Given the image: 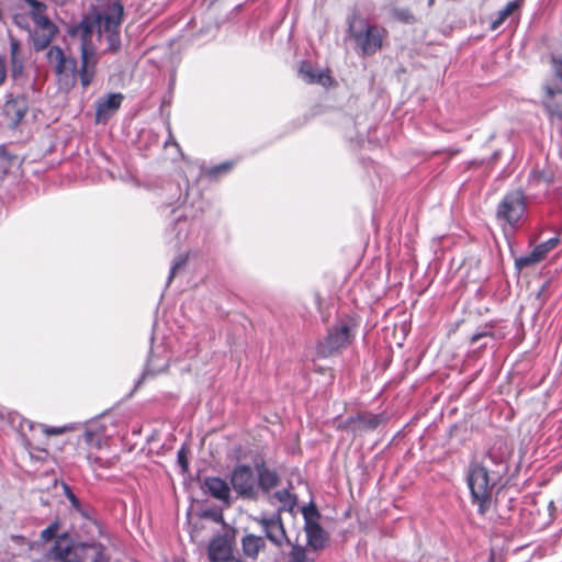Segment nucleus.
<instances>
[{
  "label": "nucleus",
  "mask_w": 562,
  "mask_h": 562,
  "mask_svg": "<svg viewBox=\"0 0 562 562\" xmlns=\"http://www.w3.org/2000/svg\"><path fill=\"white\" fill-rule=\"evenodd\" d=\"M124 8L120 1H114L104 11L92 8L81 20L68 27L67 33L80 41V85L87 89L97 75L100 60L98 44L104 35L105 52L116 53L121 48L120 25Z\"/></svg>",
  "instance_id": "obj_1"
},
{
  "label": "nucleus",
  "mask_w": 562,
  "mask_h": 562,
  "mask_svg": "<svg viewBox=\"0 0 562 562\" xmlns=\"http://www.w3.org/2000/svg\"><path fill=\"white\" fill-rule=\"evenodd\" d=\"M508 465L499 462L497 469L488 464L471 462L468 467L467 483L471 493L472 504L477 506V513L484 516L491 508L493 491L507 474Z\"/></svg>",
  "instance_id": "obj_2"
},
{
  "label": "nucleus",
  "mask_w": 562,
  "mask_h": 562,
  "mask_svg": "<svg viewBox=\"0 0 562 562\" xmlns=\"http://www.w3.org/2000/svg\"><path fill=\"white\" fill-rule=\"evenodd\" d=\"M104 547L98 542H82L75 546L67 532L55 540L50 557L56 562H109Z\"/></svg>",
  "instance_id": "obj_3"
},
{
  "label": "nucleus",
  "mask_w": 562,
  "mask_h": 562,
  "mask_svg": "<svg viewBox=\"0 0 562 562\" xmlns=\"http://www.w3.org/2000/svg\"><path fill=\"white\" fill-rule=\"evenodd\" d=\"M348 33L353 38L361 56H372L382 48L387 31L376 24H370L359 14L353 13L348 19Z\"/></svg>",
  "instance_id": "obj_4"
},
{
  "label": "nucleus",
  "mask_w": 562,
  "mask_h": 562,
  "mask_svg": "<svg viewBox=\"0 0 562 562\" xmlns=\"http://www.w3.org/2000/svg\"><path fill=\"white\" fill-rule=\"evenodd\" d=\"M48 63L53 66L58 90L69 92L80 80V65L70 54H66L61 47L50 46L46 54Z\"/></svg>",
  "instance_id": "obj_5"
},
{
  "label": "nucleus",
  "mask_w": 562,
  "mask_h": 562,
  "mask_svg": "<svg viewBox=\"0 0 562 562\" xmlns=\"http://www.w3.org/2000/svg\"><path fill=\"white\" fill-rule=\"evenodd\" d=\"M358 327L355 318L345 316L339 318L329 329L326 337L318 341L316 353L319 358H328L341 349L347 348L355 338Z\"/></svg>",
  "instance_id": "obj_6"
},
{
  "label": "nucleus",
  "mask_w": 562,
  "mask_h": 562,
  "mask_svg": "<svg viewBox=\"0 0 562 562\" xmlns=\"http://www.w3.org/2000/svg\"><path fill=\"white\" fill-rule=\"evenodd\" d=\"M526 211V195L522 190H513L505 194L496 210L498 222L516 227Z\"/></svg>",
  "instance_id": "obj_7"
},
{
  "label": "nucleus",
  "mask_w": 562,
  "mask_h": 562,
  "mask_svg": "<svg viewBox=\"0 0 562 562\" xmlns=\"http://www.w3.org/2000/svg\"><path fill=\"white\" fill-rule=\"evenodd\" d=\"M229 483L239 498L249 501L258 498L257 479L250 465H236L231 473Z\"/></svg>",
  "instance_id": "obj_8"
},
{
  "label": "nucleus",
  "mask_w": 562,
  "mask_h": 562,
  "mask_svg": "<svg viewBox=\"0 0 562 562\" xmlns=\"http://www.w3.org/2000/svg\"><path fill=\"white\" fill-rule=\"evenodd\" d=\"M383 422L384 416L382 414L359 413L348 417L340 427L353 435H360L375 430Z\"/></svg>",
  "instance_id": "obj_9"
},
{
  "label": "nucleus",
  "mask_w": 562,
  "mask_h": 562,
  "mask_svg": "<svg viewBox=\"0 0 562 562\" xmlns=\"http://www.w3.org/2000/svg\"><path fill=\"white\" fill-rule=\"evenodd\" d=\"M257 522L262 528L266 538L274 546L280 548L283 546L284 541L289 542L282 517L279 513L270 517L258 518Z\"/></svg>",
  "instance_id": "obj_10"
},
{
  "label": "nucleus",
  "mask_w": 562,
  "mask_h": 562,
  "mask_svg": "<svg viewBox=\"0 0 562 562\" xmlns=\"http://www.w3.org/2000/svg\"><path fill=\"white\" fill-rule=\"evenodd\" d=\"M29 112V100L25 94L9 95L3 105V114L10 121L11 128H16Z\"/></svg>",
  "instance_id": "obj_11"
},
{
  "label": "nucleus",
  "mask_w": 562,
  "mask_h": 562,
  "mask_svg": "<svg viewBox=\"0 0 562 562\" xmlns=\"http://www.w3.org/2000/svg\"><path fill=\"white\" fill-rule=\"evenodd\" d=\"M210 562H228L233 558V540L227 535H217L209 543Z\"/></svg>",
  "instance_id": "obj_12"
},
{
  "label": "nucleus",
  "mask_w": 562,
  "mask_h": 562,
  "mask_svg": "<svg viewBox=\"0 0 562 562\" xmlns=\"http://www.w3.org/2000/svg\"><path fill=\"white\" fill-rule=\"evenodd\" d=\"M542 105L551 122L562 123V89L550 85L543 86Z\"/></svg>",
  "instance_id": "obj_13"
},
{
  "label": "nucleus",
  "mask_w": 562,
  "mask_h": 562,
  "mask_svg": "<svg viewBox=\"0 0 562 562\" xmlns=\"http://www.w3.org/2000/svg\"><path fill=\"white\" fill-rule=\"evenodd\" d=\"M558 244L559 238L552 237L537 245L528 255L521 256L515 260L516 268L521 270L542 261L547 257L548 252L554 249Z\"/></svg>",
  "instance_id": "obj_14"
},
{
  "label": "nucleus",
  "mask_w": 562,
  "mask_h": 562,
  "mask_svg": "<svg viewBox=\"0 0 562 562\" xmlns=\"http://www.w3.org/2000/svg\"><path fill=\"white\" fill-rule=\"evenodd\" d=\"M123 99L120 92L99 98L95 102V122L105 123L120 109Z\"/></svg>",
  "instance_id": "obj_15"
},
{
  "label": "nucleus",
  "mask_w": 562,
  "mask_h": 562,
  "mask_svg": "<svg viewBox=\"0 0 562 562\" xmlns=\"http://www.w3.org/2000/svg\"><path fill=\"white\" fill-rule=\"evenodd\" d=\"M10 76L16 85H19V86L24 85V82H25L24 56L21 53L20 41L14 37H10Z\"/></svg>",
  "instance_id": "obj_16"
},
{
  "label": "nucleus",
  "mask_w": 562,
  "mask_h": 562,
  "mask_svg": "<svg viewBox=\"0 0 562 562\" xmlns=\"http://www.w3.org/2000/svg\"><path fill=\"white\" fill-rule=\"evenodd\" d=\"M257 488L267 494L281 484L280 474L276 469L267 467L263 460L255 463Z\"/></svg>",
  "instance_id": "obj_17"
},
{
  "label": "nucleus",
  "mask_w": 562,
  "mask_h": 562,
  "mask_svg": "<svg viewBox=\"0 0 562 562\" xmlns=\"http://www.w3.org/2000/svg\"><path fill=\"white\" fill-rule=\"evenodd\" d=\"M304 531L306 533L307 546L312 550L319 551L328 544L329 535L326 530H324L319 522L304 526Z\"/></svg>",
  "instance_id": "obj_18"
},
{
  "label": "nucleus",
  "mask_w": 562,
  "mask_h": 562,
  "mask_svg": "<svg viewBox=\"0 0 562 562\" xmlns=\"http://www.w3.org/2000/svg\"><path fill=\"white\" fill-rule=\"evenodd\" d=\"M203 486L216 499L229 504L231 490L227 482L218 476H206Z\"/></svg>",
  "instance_id": "obj_19"
},
{
  "label": "nucleus",
  "mask_w": 562,
  "mask_h": 562,
  "mask_svg": "<svg viewBox=\"0 0 562 562\" xmlns=\"http://www.w3.org/2000/svg\"><path fill=\"white\" fill-rule=\"evenodd\" d=\"M243 552L248 558L256 559L259 552L265 549V538L255 535H247L241 539Z\"/></svg>",
  "instance_id": "obj_20"
},
{
  "label": "nucleus",
  "mask_w": 562,
  "mask_h": 562,
  "mask_svg": "<svg viewBox=\"0 0 562 562\" xmlns=\"http://www.w3.org/2000/svg\"><path fill=\"white\" fill-rule=\"evenodd\" d=\"M520 5V2L515 0V1H509L503 9H501L498 12H497V18L495 20L492 21L491 23V29L492 30H497L504 22L505 20L516 10L518 9Z\"/></svg>",
  "instance_id": "obj_21"
},
{
  "label": "nucleus",
  "mask_w": 562,
  "mask_h": 562,
  "mask_svg": "<svg viewBox=\"0 0 562 562\" xmlns=\"http://www.w3.org/2000/svg\"><path fill=\"white\" fill-rule=\"evenodd\" d=\"M274 497L283 504V507H281L279 510L286 509L289 512H292L293 508L297 504L296 495L290 493L288 488H283L280 491H277L274 493Z\"/></svg>",
  "instance_id": "obj_22"
},
{
  "label": "nucleus",
  "mask_w": 562,
  "mask_h": 562,
  "mask_svg": "<svg viewBox=\"0 0 562 562\" xmlns=\"http://www.w3.org/2000/svg\"><path fill=\"white\" fill-rule=\"evenodd\" d=\"M507 457H508V453H504V452L497 454L495 451V447H493L486 453V457H485V460L483 463L488 464L491 469H497V464L499 462L508 465Z\"/></svg>",
  "instance_id": "obj_23"
},
{
  "label": "nucleus",
  "mask_w": 562,
  "mask_h": 562,
  "mask_svg": "<svg viewBox=\"0 0 562 562\" xmlns=\"http://www.w3.org/2000/svg\"><path fill=\"white\" fill-rule=\"evenodd\" d=\"M302 515L304 518V526L318 522L321 517V514L314 503H310L308 505L303 506Z\"/></svg>",
  "instance_id": "obj_24"
},
{
  "label": "nucleus",
  "mask_w": 562,
  "mask_h": 562,
  "mask_svg": "<svg viewBox=\"0 0 562 562\" xmlns=\"http://www.w3.org/2000/svg\"><path fill=\"white\" fill-rule=\"evenodd\" d=\"M33 22L43 33H50V36H55L58 32L57 26L45 14L38 15Z\"/></svg>",
  "instance_id": "obj_25"
},
{
  "label": "nucleus",
  "mask_w": 562,
  "mask_h": 562,
  "mask_svg": "<svg viewBox=\"0 0 562 562\" xmlns=\"http://www.w3.org/2000/svg\"><path fill=\"white\" fill-rule=\"evenodd\" d=\"M0 159L4 161L8 167L20 166L23 161L18 155L11 153L7 145H0Z\"/></svg>",
  "instance_id": "obj_26"
},
{
  "label": "nucleus",
  "mask_w": 562,
  "mask_h": 562,
  "mask_svg": "<svg viewBox=\"0 0 562 562\" xmlns=\"http://www.w3.org/2000/svg\"><path fill=\"white\" fill-rule=\"evenodd\" d=\"M82 517H83V524H82V530L85 531V533L90 537L91 539H93L97 535H99L101 532L100 530V527L98 525V522L90 518L86 512L81 513Z\"/></svg>",
  "instance_id": "obj_27"
},
{
  "label": "nucleus",
  "mask_w": 562,
  "mask_h": 562,
  "mask_svg": "<svg viewBox=\"0 0 562 562\" xmlns=\"http://www.w3.org/2000/svg\"><path fill=\"white\" fill-rule=\"evenodd\" d=\"M300 74L302 75L303 79L308 82H323V78H325L324 74H319L318 76L315 75L314 70L307 63H303L300 68ZM326 78H328L326 76Z\"/></svg>",
  "instance_id": "obj_28"
},
{
  "label": "nucleus",
  "mask_w": 562,
  "mask_h": 562,
  "mask_svg": "<svg viewBox=\"0 0 562 562\" xmlns=\"http://www.w3.org/2000/svg\"><path fill=\"white\" fill-rule=\"evenodd\" d=\"M290 562H314L306 553V549L300 544H293L289 553Z\"/></svg>",
  "instance_id": "obj_29"
},
{
  "label": "nucleus",
  "mask_w": 562,
  "mask_h": 562,
  "mask_svg": "<svg viewBox=\"0 0 562 562\" xmlns=\"http://www.w3.org/2000/svg\"><path fill=\"white\" fill-rule=\"evenodd\" d=\"M55 36H50V33H41V34H35L33 36V46H34V49L36 52H41V50H44L45 48H47L49 46V44L52 43L53 38Z\"/></svg>",
  "instance_id": "obj_30"
},
{
  "label": "nucleus",
  "mask_w": 562,
  "mask_h": 562,
  "mask_svg": "<svg viewBox=\"0 0 562 562\" xmlns=\"http://www.w3.org/2000/svg\"><path fill=\"white\" fill-rule=\"evenodd\" d=\"M187 261H188V255H180L179 257H177L175 259V261L170 268V273L168 277L167 285H169L171 283L176 273L186 266Z\"/></svg>",
  "instance_id": "obj_31"
},
{
  "label": "nucleus",
  "mask_w": 562,
  "mask_h": 562,
  "mask_svg": "<svg viewBox=\"0 0 562 562\" xmlns=\"http://www.w3.org/2000/svg\"><path fill=\"white\" fill-rule=\"evenodd\" d=\"M63 488H64V493H65V496L68 498V501L70 502L71 506L78 512V513H83L85 510L82 509L81 507V503L79 501V498L74 494V492L71 491L70 486L66 483H63Z\"/></svg>",
  "instance_id": "obj_32"
},
{
  "label": "nucleus",
  "mask_w": 562,
  "mask_h": 562,
  "mask_svg": "<svg viewBox=\"0 0 562 562\" xmlns=\"http://www.w3.org/2000/svg\"><path fill=\"white\" fill-rule=\"evenodd\" d=\"M31 8V18L34 20L38 15H43L47 9V5L38 0H24Z\"/></svg>",
  "instance_id": "obj_33"
},
{
  "label": "nucleus",
  "mask_w": 562,
  "mask_h": 562,
  "mask_svg": "<svg viewBox=\"0 0 562 562\" xmlns=\"http://www.w3.org/2000/svg\"><path fill=\"white\" fill-rule=\"evenodd\" d=\"M87 459L90 463V465L97 470L99 468H111L113 465V462L109 459L104 460L102 459L101 457H98V456H93L92 453H89L87 456Z\"/></svg>",
  "instance_id": "obj_34"
},
{
  "label": "nucleus",
  "mask_w": 562,
  "mask_h": 562,
  "mask_svg": "<svg viewBox=\"0 0 562 562\" xmlns=\"http://www.w3.org/2000/svg\"><path fill=\"white\" fill-rule=\"evenodd\" d=\"M58 531V522H53L41 532V538L44 541H50L54 539Z\"/></svg>",
  "instance_id": "obj_35"
},
{
  "label": "nucleus",
  "mask_w": 562,
  "mask_h": 562,
  "mask_svg": "<svg viewBox=\"0 0 562 562\" xmlns=\"http://www.w3.org/2000/svg\"><path fill=\"white\" fill-rule=\"evenodd\" d=\"M82 438L86 443L100 448L101 447V438L91 430H86L82 435Z\"/></svg>",
  "instance_id": "obj_36"
},
{
  "label": "nucleus",
  "mask_w": 562,
  "mask_h": 562,
  "mask_svg": "<svg viewBox=\"0 0 562 562\" xmlns=\"http://www.w3.org/2000/svg\"><path fill=\"white\" fill-rule=\"evenodd\" d=\"M551 66L554 76L562 81V57L552 55Z\"/></svg>",
  "instance_id": "obj_37"
},
{
  "label": "nucleus",
  "mask_w": 562,
  "mask_h": 562,
  "mask_svg": "<svg viewBox=\"0 0 562 562\" xmlns=\"http://www.w3.org/2000/svg\"><path fill=\"white\" fill-rule=\"evenodd\" d=\"M178 464L181 467L182 472H187L189 469V461L187 456V450L181 448L177 452Z\"/></svg>",
  "instance_id": "obj_38"
},
{
  "label": "nucleus",
  "mask_w": 562,
  "mask_h": 562,
  "mask_svg": "<svg viewBox=\"0 0 562 562\" xmlns=\"http://www.w3.org/2000/svg\"><path fill=\"white\" fill-rule=\"evenodd\" d=\"M395 14L400 20L406 23H413L415 21V18L409 10H395Z\"/></svg>",
  "instance_id": "obj_39"
},
{
  "label": "nucleus",
  "mask_w": 562,
  "mask_h": 562,
  "mask_svg": "<svg viewBox=\"0 0 562 562\" xmlns=\"http://www.w3.org/2000/svg\"><path fill=\"white\" fill-rule=\"evenodd\" d=\"M8 74L7 58L0 55V87L4 83Z\"/></svg>",
  "instance_id": "obj_40"
},
{
  "label": "nucleus",
  "mask_w": 562,
  "mask_h": 562,
  "mask_svg": "<svg viewBox=\"0 0 562 562\" xmlns=\"http://www.w3.org/2000/svg\"><path fill=\"white\" fill-rule=\"evenodd\" d=\"M232 165L228 164V162H224V164H221V165H217V166H214L212 167L207 173L210 176H216L218 173H222V172H227L229 169H231Z\"/></svg>",
  "instance_id": "obj_41"
},
{
  "label": "nucleus",
  "mask_w": 562,
  "mask_h": 562,
  "mask_svg": "<svg viewBox=\"0 0 562 562\" xmlns=\"http://www.w3.org/2000/svg\"><path fill=\"white\" fill-rule=\"evenodd\" d=\"M529 179L535 182L549 181V179L544 176V172L539 170L537 167L533 168L530 172Z\"/></svg>",
  "instance_id": "obj_42"
},
{
  "label": "nucleus",
  "mask_w": 562,
  "mask_h": 562,
  "mask_svg": "<svg viewBox=\"0 0 562 562\" xmlns=\"http://www.w3.org/2000/svg\"><path fill=\"white\" fill-rule=\"evenodd\" d=\"M202 517L211 518L216 522L223 521V515L221 513H214L213 510H204Z\"/></svg>",
  "instance_id": "obj_43"
},
{
  "label": "nucleus",
  "mask_w": 562,
  "mask_h": 562,
  "mask_svg": "<svg viewBox=\"0 0 562 562\" xmlns=\"http://www.w3.org/2000/svg\"><path fill=\"white\" fill-rule=\"evenodd\" d=\"M484 337H492V333L488 330L477 331L472 335L470 342L473 345Z\"/></svg>",
  "instance_id": "obj_44"
},
{
  "label": "nucleus",
  "mask_w": 562,
  "mask_h": 562,
  "mask_svg": "<svg viewBox=\"0 0 562 562\" xmlns=\"http://www.w3.org/2000/svg\"><path fill=\"white\" fill-rule=\"evenodd\" d=\"M64 428H58V427H46L44 429V432L48 436H52V435H60L64 432Z\"/></svg>",
  "instance_id": "obj_45"
},
{
  "label": "nucleus",
  "mask_w": 562,
  "mask_h": 562,
  "mask_svg": "<svg viewBox=\"0 0 562 562\" xmlns=\"http://www.w3.org/2000/svg\"><path fill=\"white\" fill-rule=\"evenodd\" d=\"M228 562H243L240 559H237V558H233L231 561Z\"/></svg>",
  "instance_id": "obj_46"
},
{
  "label": "nucleus",
  "mask_w": 562,
  "mask_h": 562,
  "mask_svg": "<svg viewBox=\"0 0 562 562\" xmlns=\"http://www.w3.org/2000/svg\"><path fill=\"white\" fill-rule=\"evenodd\" d=\"M15 24H18L19 26H22V21H18V16H15Z\"/></svg>",
  "instance_id": "obj_47"
},
{
  "label": "nucleus",
  "mask_w": 562,
  "mask_h": 562,
  "mask_svg": "<svg viewBox=\"0 0 562 562\" xmlns=\"http://www.w3.org/2000/svg\"><path fill=\"white\" fill-rule=\"evenodd\" d=\"M15 24H18L19 26H22V21H18V16H15Z\"/></svg>",
  "instance_id": "obj_48"
}]
</instances>
